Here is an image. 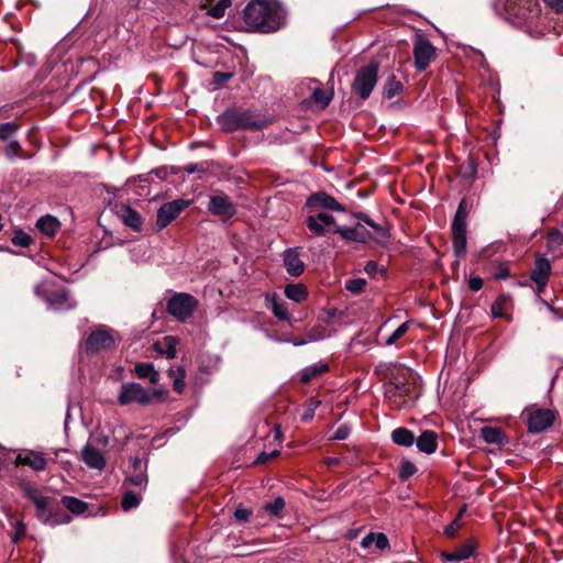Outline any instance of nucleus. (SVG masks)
Returning a JSON list of instances; mask_svg holds the SVG:
<instances>
[{"instance_id": "32", "label": "nucleus", "mask_w": 563, "mask_h": 563, "mask_svg": "<svg viewBox=\"0 0 563 563\" xmlns=\"http://www.w3.org/2000/svg\"><path fill=\"white\" fill-rule=\"evenodd\" d=\"M285 296L297 303H301L308 299V289L301 284H288L284 289Z\"/></svg>"}, {"instance_id": "15", "label": "nucleus", "mask_w": 563, "mask_h": 563, "mask_svg": "<svg viewBox=\"0 0 563 563\" xmlns=\"http://www.w3.org/2000/svg\"><path fill=\"white\" fill-rule=\"evenodd\" d=\"M265 307L268 309L275 318L279 321L291 323L292 316L288 310L287 302L278 296L276 292L265 295Z\"/></svg>"}, {"instance_id": "56", "label": "nucleus", "mask_w": 563, "mask_h": 563, "mask_svg": "<svg viewBox=\"0 0 563 563\" xmlns=\"http://www.w3.org/2000/svg\"><path fill=\"white\" fill-rule=\"evenodd\" d=\"M461 528L462 521H460V518H455L450 525H448L444 528V534L450 539H454L457 536Z\"/></svg>"}, {"instance_id": "50", "label": "nucleus", "mask_w": 563, "mask_h": 563, "mask_svg": "<svg viewBox=\"0 0 563 563\" xmlns=\"http://www.w3.org/2000/svg\"><path fill=\"white\" fill-rule=\"evenodd\" d=\"M285 508V500L283 497H276L273 501L266 503L263 509L273 516H279Z\"/></svg>"}, {"instance_id": "44", "label": "nucleus", "mask_w": 563, "mask_h": 563, "mask_svg": "<svg viewBox=\"0 0 563 563\" xmlns=\"http://www.w3.org/2000/svg\"><path fill=\"white\" fill-rule=\"evenodd\" d=\"M413 323L412 320H407L402 324H400L387 339H386V345H393L398 340H400L410 329L411 324Z\"/></svg>"}, {"instance_id": "31", "label": "nucleus", "mask_w": 563, "mask_h": 563, "mask_svg": "<svg viewBox=\"0 0 563 563\" xmlns=\"http://www.w3.org/2000/svg\"><path fill=\"white\" fill-rule=\"evenodd\" d=\"M327 372H329V365L327 363L319 362L301 369L299 373V380L302 384H309Z\"/></svg>"}, {"instance_id": "42", "label": "nucleus", "mask_w": 563, "mask_h": 563, "mask_svg": "<svg viewBox=\"0 0 563 563\" xmlns=\"http://www.w3.org/2000/svg\"><path fill=\"white\" fill-rule=\"evenodd\" d=\"M126 482L134 487L145 488L148 482L145 470L132 471V473L128 475Z\"/></svg>"}, {"instance_id": "62", "label": "nucleus", "mask_w": 563, "mask_h": 563, "mask_svg": "<svg viewBox=\"0 0 563 563\" xmlns=\"http://www.w3.org/2000/svg\"><path fill=\"white\" fill-rule=\"evenodd\" d=\"M543 2L555 13H563V0H543Z\"/></svg>"}, {"instance_id": "39", "label": "nucleus", "mask_w": 563, "mask_h": 563, "mask_svg": "<svg viewBox=\"0 0 563 563\" xmlns=\"http://www.w3.org/2000/svg\"><path fill=\"white\" fill-rule=\"evenodd\" d=\"M3 153L5 157L13 158L15 156L22 157V158H31L32 154H29L23 151L21 144L15 141L11 140L9 143L4 146Z\"/></svg>"}, {"instance_id": "26", "label": "nucleus", "mask_w": 563, "mask_h": 563, "mask_svg": "<svg viewBox=\"0 0 563 563\" xmlns=\"http://www.w3.org/2000/svg\"><path fill=\"white\" fill-rule=\"evenodd\" d=\"M415 442L420 452L432 454L438 449V434L433 430H424Z\"/></svg>"}, {"instance_id": "30", "label": "nucleus", "mask_w": 563, "mask_h": 563, "mask_svg": "<svg viewBox=\"0 0 563 563\" xmlns=\"http://www.w3.org/2000/svg\"><path fill=\"white\" fill-rule=\"evenodd\" d=\"M133 373L141 379H148L153 385H156L159 382V373L155 369L153 363H136Z\"/></svg>"}, {"instance_id": "20", "label": "nucleus", "mask_w": 563, "mask_h": 563, "mask_svg": "<svg viewBox=\"0 0 563 563\" xmlns=\"http://www.w3.org/2000/svg\"><path fill=\"white\" fill-rule=\"evenodd\" d=\"M47 463L48 460L44 457V454L36 451H30L26 455L19 454L14 462L16 466L27 465L35 472L44 471Z\"/></svg>"}, {"instance_id": "35", "label": "nucleus", "mask_w": 563, "mask_h": 563, "mask_svg": "<svg viewBox=\"0 0 563 563\" xmlns=\"http://www.w3.org/2000/svg\"><path fill=\"white\" fill-rule=\"evenodd\" d=\"M60 503L65 509L76 516L85 514L89 508L86 501L73 496H63Z\"/></svg>"}, {"instance_id": "7", "label": "nucleus", "mask_w": 563, "mask_h": 563, "mask_svg": "<svg viewBox=\"0 0 563 563\" xmlns=\"http://www.w3.org/2000/svg\"><path fill=\"white\" fill-rule=\"evenodd\" d=\"M20 490L35 506V517L37 520L44 523L45 517H47L56 498L43 495L41 489L27 482L20 484Z\"/></svg>"}, {"instance_id": "9", "label": "nucleus", "mask_w": 563, "mask_h": 563, "mask_svg": "<svg viewBox=\"0 0 563 563\" xmlns=\"http://www.w3.org/2000/svg\"><path fill=\"white\" fill-rule=\"evenodd\" d=\"M435 57V47L423 37L418 36L413 43L415 67L419 71H424Z\"/></svg>"}, {"instance_id": "19", "label": "nucleus", "mask_w": 563, "mask_h": 563, "mask_svg": "<svg viewBox=\"0 0 563 563\" xmlns=\"http://www.w3.org/2000/svg\"><path fill=\"white\" fill-rule=\"evenodd\" d=\"M176 219V200L165 202L157 210L155 231L164 230L169 223Z\"/></svg>"}, {"instance_id": "54", "label": "nucleus", "mask_w": 563, "mask_h": 563, "mask_svg": "<svg viewBox=\"0 0 563 563\" xmlns=\"http://www.w3.org/2000/svg\"><path fill=\"white\" fill-rule=\"evenodd\" d=\"M417 472L416 465L410 461H402L399 466V477L402 481L408 479Z\"/></svg>"}, {"instance_id": "17", "label": "nucleus", "mask_w": 563, "mask_h": 563, "mask_svg": "<svg viewBox=\"0 0 563 563\" xmlns=\"http://www.w3.org/2000/svg\"><path fill=\"white\" fill-rule=\"evenodd\" d=\"M334 233H339L344 240L360 243H367L372 240L371 232L362 223H357L352 228L336 227Z\"/></svg>"}, {"instance_id": "8", "label": "nucleus", "mask_w": 563, "mask_h": 563, "mask_svg": "<svg viewBox=\"0 0 563 563\" xmlns=\"http://www.w3.org/2000/svg\"><path fill=\"white\" fill-rule=\"evenodd\" d=\"M114 346L115 340L104 327L91 331L84 343V350L87 355H96L101 351L112 350Z\"/></svg>"}, {"instance_id": "14", "label": "nucleus", "mask_w": 563, "mask_h": 563, "mask_svg": "<svg viewBox=\"0 0 563 563\" xmlns=\"http://www.w3.org/2000/svg\"><path fill=\"white\" fill-rule=\"evenodd\" d=\"M208 210L222 220L231 219L236 212L234 205L225 195L211 196L208 202Z\"/></svg>"}, {"instance_id": "5", "label": "nucleus", "mask_w": 563, "mask_h": 563, "mask_svg": "<svg viewBox=\"0 0 563 563\" xmlns=\"http://www.w3.org/2000/svg\"><path fill=\"white\" fill-rule=\"evenodd\" d=\"M505 10L514 23L522 26H530L541 12L537 0H506Z\"/></svg>"}, {"instance_id": "55", "label": "nucleus", "mask_w": 563, "mask_h": 563, "mask_svg": "<svg viewBox=\"0 0 563 563\" xmlns=\"http://www.w3.org/2000/svg\"><path fill=\"white\" fill-rule=\"evenodd\" d=\"M365 286H366V279H364V278L349 279L345 283V289L352 294H360L364 289Z\"/></svg>"}, {"instance_id": "48", "label": "nucleus", "mask_w": 563, "mask_h": 563, "mask_svg": "<svg viewBox=\"0 0 563 563\" xmlns=\"http://www.w3.org/2000/svg\"><path fill=\"white\" fill-rule=\"evenodd\" d=\"M68 300V294L65 289L53 291L48 295L47 301L51 306L59 308Z\"/></svg>"}, {"instance_id": "29", "label": "nucleus", "mask_w": 563, "mask_h": 563, "mask_svg": "<svg viewBox=\"0 0 563 563\" xmlns=\"http://www.w3.org/2000/svg\"><path fill=\"white\" fill-rule=\"evenodd\" d=\"M231 4L232 0H201L202 8L207 9L208 15L214 19L223 18Z\"/></svg>"}, {"instance_id": "40", "label": "nucleus", "mask_w": 563, "mask_h": 563, "mask_svg": "<svg viewBox=\"0 0 563 563\" xmlns=\"http://www.w3.org/2000/svg\"><path fill=\"white\" fill-rule=\"evenodd\" d=\"M20 128H21V124L16 121L1 123L0 124V141H2V142L11 141L12 137L18 133Z\"/></svg>"}, {"instance_id": "10", "label": "nucleus", "mask_w": 563, "mask_h": 563, "mask_svg": "<svg viewBox=\"0 0 563 563\" xmlns=\"http://www.w3.org/2000/svg\"><path fill=\"white\" fill-rule=\"evenodd\" d=\"M306 224L316 236L334 233V229L338 227L335 225L334 217L324 211L309 214L306 219Z\"/></svg>"}, {"instance_id": "38", "label": "nucleus", "mask_w": 563, "mask_h": 563, "mask_svg": "<svg viewBox=\"0 0 563 563\" xmlns=\"http://www.w3.org/2000/svg\"><path fill=\"white\" fill-rule=\"evenodd\" d=\"M481 437L488 444H503L505 440V434L499 428L489 426L481 429Z\"/></svg>"}, {"instance_id": "36", "label": "nucleus", "mask_w": 563, "mask_h": 563, "mask_svg": "<svg viewBox=\"0 0 563 563\" xmlns=\"http://www.w3.org/2000/svg\"><path fill=\"white\" fill-rule=\"evenodd\" d=\"M154 350L159 354L167 355L168 358L176 357V336L167 335L163 341L155 342Z\"/></svg>"}, {"instance_id": "27", "label": "nucleus", "mask_w": 563, "mask_h": 563, "mask_svg": "<svg viewBox=\"0 0 563 563\" xmlns=\"http://www.w3.org/2000/svg\"><path fill=\"white\" fill-rule=\"evenodd\" d=\"M82 461L92 468L102 470L106 466V460L102 453L96 448L87 444L81 451Z\"/></svg>"}, {"instance_id": "13", "label": "nucleus", "mask_w": 563, "mask_h": 563, "mask_svg": "<svg viewBox=\"0 0 563 563\" xmlns=\"http://www.w3.org/2000/svg\"><path fill=\"white\" fill-rule=\"evenodd\" d=\"M528 415V429L532 433H539L550 428L555 419L554 411L550 409H531Z\"/></svg>"}, {"instance_id": "58", "label": "nucleus", "mask_w": 563, "mask_h": 563, "mask_svg": "<svg viewBox=\"0 0 563 563\" xmlns=\"http://www.w3.org/2000/svg\"><path fill=\"white\" fill-rule=\"evenodd\" d=\"M509 276H510V269H509L508 264H506V263H500L497 266L495 273L493 274V277L495 279H507Z\"/></svg>"}, {"instance_id": "60", "label": "nucleus", "mask_w": 563, "mask_h": 563, "mask_svg": "<svg viewBox=\"0 0 563 563\" xmlns=\"http://www.w3.org/2000/svg\"><path fill=\"white\" fill-rule=\"evenodd\" d=\"M350 433H351V428L346 424H342L335 430L332 439L333 440H345L350 435Z\"/></svg>"}, {"instance_id": "57", "label": "nucleus", "mask_w": 563, "mask_h": 563, "mask_svg": "<svg viewBox=\"0 0 563 563\" xmlns=\"http://www.w3.org/2000/svg\"><path fill=\"white\" fill-rule=\"evenodd\" d=\"M232 74L231 73H221V71H216L213 74V77H212V85L216 89H219L221 87H223V85L230 79L232 78Z\"/></svg>"}, {"instance_id": "33", "label": "nucleus", "mask_w": 563, "mask_h": 563, "mask_svg": "<svg viewBox=\"0 0 563 563\" xmlns=\"http://www.w3.org/2000/svg\"><path fill=\"white\" fill-rule=\"evenodd\" d=\"M373 543H375L376 548L380 551H384L389 548V540L387 536L383 532H369L362 539L361 547L367 549Z\"/></svg>"}, {"instance_id": "34", "label": "nucleus", "mask_w": 563, "mask_h": 563, "mask_svg": "<svg viewBox=\"0 0 563 563\" xmlns=\"http://www.w3.org/2000/svg\"><path fill=\"white\" fill-rule=\"evenodd\" d=\"M391 440L397 445L409 448L415 443L416 435L411 430L399 427L391 432Z\"/></svg>"}, {"instance_id": "51", "label": "nucleus", "mask_w": 563, "mask_h": 563, "mask_svg": "<svg viewBox=\"0 0 563 563\" xmlns=\"http://www.w3.org/2000/svg\"><path fill=\"white\" fill-rule=\"evenodd\" d=\"M548 247L552 251L563 245V234L558 229H552L548 234Z\"/></svg>"}, {"instance_id": "23", "label": "nucleus", "mask_w": 563, "mask_h": 563, "mask_svg": "<svg viewBox=\"0 0 563 563\" xmlns=\"http://www.w3.org/2000/svg\"><path fill=\"white\" fill-rule=\"evenodd\" d=\"M117 213L126 227L137 232L141 231L143 219L137 211H135L130 206H126L124 203L117 206Z\"/></svg>"}, {"instance_id": "3", "label": "nucleus", "mask_w": 563, "mask_h": 563, "mask_svg": "<svg viewBox=\"0 0 563 563\" xmlns=\"http://www.w3.org/2000/svg\"><path fill=\"white\" fill-rule=\"evenodd\" d=\"M218 123L227 132L236 130L258 131L266 128L269 120L249 109H229L218 117Z\"/></svg>"}, {"instance_id": "41", "label": "nucleus", "mask_w": 563, "mask_h": 563, "mask_svg": "<svg viewBox=\"0 0 563 563\" xmlns=\"http://www.w3.org/2000/svg\"><path fill=\"white\" fill-rule=\"evenodd\" d=\"M402 90V84L400 80L396 78V76L391 75L388 77L385 86H384V96L388 99H391L399 95Z\"/></svg>"}, {"instance_id": "16", "label": "nucleus", "mask_w": 563, "mask_h": 563, "mask_svg": "<svg viewBox=\"0 0 563 563\" xmlns=\"http://www.w3.org/2000/svg\"><path fill=\"white\" fill-rule=\"evenodd\" d=\"M174 174H176V167L161 166L152 169L147 174L139 175L137 178L140 179L141 185L139 186L140 190H137V194L141 196L148 195L150 190L146 184L153 181L154 177H156L158 180H167L168 176H173Z\"/></svg>"}, {"instance_id": "46", "label": "nucleus", "mask_w": 563, "mask_h": 563, "mask_svg": "<svg viewBox=\"0 0 563 563\" xmlns=\"http://www.w3.org/2000/svg\"><path fill=\"white\" fill-rule=\"evenodd\" d=\"M355 217L362 221L363 223L369 225L372 229H374L379 236L382 238H388L389 233L388 231L380 224L376 223L374 220H372L366 213L360 212L356 213Z\"/></svg>"}, {"instance_id": "52", "label": "nucleus", "mask_w": 563, "mask_h": 563, "mask_svg": "<svg viewBox=\"0 0 563 563\" xmlns=\"http://www.w3.org/2000/svg\"><path fill=\"white\" fill-rule=\"evenodd\" d=\"M14 528V533L11 537V540L14 544H19L26 536V525L23 520H18L11 522Z\"/></svg>"}, {"instance_id": "2", "label": "nucleus", "mask_w": 563, "mask_h": 563, "mask_svg": "<svg viewBox=\"0 0 563 563\" xmlns=\"http://www.w3.org/2000/svg\"><path fill=\"white\" fill-rule=\"evenodd\" d=\"M418 395L417 384L408 368L399 369V373L385 387V398L395 410L409 407Z\"/></svg>"}, {"instance_id": "25", "label": "nucleus", "mask_w": 563, "mask_h": 563, "mask_svg": "<svg viewBox=\"0 0 563 563\" xmlns=\"http://www.w3.org/2000/svg\"><path fill=\"white\" fill-rule=\"evenodd\" d=\"M475 548V542L470 539L452 552H441L440 558L442 561H464L473 555Z\"/></svg>"}, {"instance_id": "59", "label": "nucleus", "mask_w": 563, "mask_h": 563, "mask_svg": "<svg viewBox=\"0 0 563 563\" xmlns=\"http://www.w3.org/2000/svg\"><path fill=\"white\" fill-rule=\"evenodd\" d=\"M251 515H252V511L244 507H238L234 511L235 519L241 522L249 521Z\"/></svg>"}, {"instance_id": "43", "label": "nucleus", "mask_w": 563, "mask_h": 563, "mask_svg": "<svg viewBox=\"0 0 563 563\" xmlns=\"http://www.w3.org/2000/svg\"><path fill=\"white\" fill-rule=\"evenodd\" d=\"M11 242L15 246L29 247L34 242V240L30 234L24 232L22 229H15L13 231Z\"/></svg>"}, {"instance_id": "24", "label": "nucleus", "mask_w": 563, "mask_h": 563, "mask_svg": "<svg viewBox=\"0 0 563 563\" xmlns=\"http://www.w3.org/2000/svg\"><path fill=\"white\" fill-rule=\"evenodd\" d=\"M198 307V300L185 292H178V321L186 322Z\"/></svg>"}, {"instance_id": "63", "label": "nucleus", "mask_w": 563, "mask_h": 563, "mask_svg": "<svg viewBox=\"0 0 563 563\" xmlns=\"http://www.w3.org/2000/svg\"><path fill=\"white\" fill-rule=\"evenodd\" d=\"M166 312L173 317H176V294L168 298Z\"/></svg>"}, {"instance_id": "12", "label": "nucleus", "mask_w": 563, "mask_h": 563, "mask_svg": "<svg viewBox=\"0 0 563 563\" xmlns=\"http://www.w3.org/2000/svg\"><path fill=\"white\" fill-rule=\"evenodd\" d=\"M551 272L552 265L550 260L543 255H538L530 273V279L537 285L538 292L544 290L549 283Z\"/></svg>"}, {"instance_id": "45", "label": "nucleus", "mask_w": 563, "mask_h": 563, "mask_svg": "<svg viewBox=\"0 0 563 563\" xmlns=\"http://www.w3.org/2000/svg\"><path fill=\"white\" fill-rule=\"evenodd\" d=\"M321 405V401L314 398H310L306 401L303 412L301 415V420L303 422H310L316 413V410Z\"/></svg>"}, {"instance_id": "64", "label": "nucleus", "mask_w": 563, "mask_h": 563, "mask_svg": "<svg viewBox=\"0 0 563 563\" xmlns=\"http://www.w3.org/2000/svg\"><path fill=\"white\" fill-rule=\"evenodd\" d=\"M132 470L139 471V470H145L146 467L143 465V461L140 457H134L131 461Z\"/></svg>"}, {"instance_id": "11", "label": "nucleus", "mask_w": 563, "mask_h": 563, "mask_svg": "<svg viewBox=\"0 0 563 563\" xmlns=\"http://www.w3.org/2000/svg\"><path fill=\"white\" fill-rule=\"evenodd\" d=\"M305 207L311 213L320 211H344V207L332 196L324 191H318L310 195L305 203Z\"/></svg>"}, {"instance_id": "1", "label": "nucleus", "mask_w": 563, "mask_h": 563, "mask_svg": "<svg viewBox=\"0 0 563 563\" xmlns=\"http://www.w3.org/2000/svg\"><path fill=\"white\" fill-rule=\"evenodd\" d=\"M243 21L252 31L272 33L285 25V11L278 0H252L243 10Z\"/></svg>"}, {"instance_id": "4", "label": "nucleus", "mask_w": 563, "mask_h": 563, "mask_svg": "<svg viewBox=\"0 0 563 563\" xmlns=\"http://www.w3.org/2000/svg\"><path fill=\"white\" fill-rule=\"evenodd\" d=\"M164 393L161 389L152 388L145 389L139 383L122 384L118 395V404L120 406H128L131 404H139L141 406L150 405L154 399H161Z\"/></svg>"}, {"instance_id": "22", "label": "nucleus", "mask_w": 563, "mask_h": 563, "mask_svg": "<svg viewBox=\"0 0 563 563\" xmlns=\"http://www.w3.org/2000/svg\"><path fill=\"white\" fill-rule=\"evenodd\" d=\"M514 300L509 294L499 295L496 300L492 303L490 313L493 318H505L507 321H511V314L508 311L512 308Z\"/></svg>"}, {"instance_id": "28", "label": "nucleus", "mask_w": 563, "mask_h": 563, "mask_svg": "<svg viewBox=\"0 0 563 563\" xmlns=\"http://www.w3.org/2000/svg\"><path fill=\"white\" fill-rule=\"evenodd\" d=\"M453 250L457 257L462 256L466 252L467 239H466V225H451Z\"/></svg>"}, {"instance_id": "53", "label": "nucleus", "mask_w": 563, "mask_h": 563, "mask_svg": "<svg viewBox=\"0 0 563 563\" xmlns=\"http://www.w3.org/2000/svg\"><path fill=\"white\" fill-rule=\"evenodd\" d=\"M466 219H467L466 201L463 199L457 207V210L455 212L452 224L466 225Z\"/></svg>"}, {"instance_id": "21", "label": "nucleus", "mask_w": 563, "mask_h": 563, "mask_svg": "<svg viewBox=\"0 0 563 563\" xmlns=\"http://www.w3.org/2000/svg\"><path fill=\"white\" fill-rule=\"evenodd\" d=\"M284 265L290 276L298 277L305 271V263L300 260L298 249H287L284 252Z\"/></svg>"}, {"instance_id": "18", "label": "nucleus", "mask_w": 563, "mask_h": 563, "mask_svg": "<svg viewBox=\"0 0 563 563\" xmlns=\"http://www.w3.org/2000/svg\"><path fill=\"white\" fill-rule=\"evenodd\" d=\"M64 508L60 500L56 498L43 525L56 527L70 523L73 517Z\"/></svg>"}, {"instance_id": "47", "label": "nucleus", "mask_w": 563, "mask_h": 563, "mask_svg": "<svg viewBox=\"0 0 563 563\" xmlns=\"http://www.w3.org/2000/svg\"><path fill=\"white\" fill-rule=\"evenodd\" d=\"M141 503V498L132 490H128L124 493L121 507L124 511H129L133 508H136Z\"/></svg>"}, {"instance_id": "6", "label": "nucleus", "mask_w": 563, "mask_h": 563, "mask_svg": "<svg viewBox=\"0 0 563 563\" xmlns=\"http://www.w3.org/2000/svg\"><path fill=\"white\" fill-rule=\"evenodd\" d=\"M378 79V65L371 63L361 67L353 80L352 90L361 99H367L377 84Z\"/></svg>"}, {"instance_id": "61", "label": "nucleus", "mask_w": 563, "mask_h": 563, "mask_svg": "<svg viewBox=\"0 0 563 563\" xmlns=\"http://www.w3.org/2000/svg\"><path fill=\"white\" fill-rule=\"evenodd\" d=\"M468 287L472 291H478L483 288L484 280L479 276H472L468 278Z\"/></svg>"}, {"instance_id": "49", "label": "nucleus", "mask_w": 563, "mask_h": 563, "mask_svg": "<svg viewBox=\"0 0 563 563\" xmlns=\"http://www.w3.org/2000/svg\"><path fill=\"white\" fill-rule=\"evenodd\" d=\"M333 98V91L316 88L312 93V100L322 107H327Z\"/></svg>"}, {"instance_id": "37", "label": "nucleus", "mask_w": 563, "mask_h": 563, "mask_svg": "<svg viewBox=\"0 0 563 563\" xmlns=\"http://www.w3.org/2000/svg\"><path fill=\"white\" fill-rule=\"evenodd\" d=\"M59 227V221L53 216L42 217L36 222V228L47 236H54Z\"/></svg>"}]
</instances>
